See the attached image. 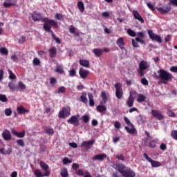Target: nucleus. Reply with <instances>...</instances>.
<instances>
[{"label":"nucleus","instance_id":"aec40b11","mask_svg":"<svg viewBox=\"0 0 177 177\" xmlns=\"http://www.w3.org/2000/svg\"><path fill=\"white\" fill-rule=\"evenodd\" d=\"M88 74H89V71L86 69L81 68L79 70V75H80V77H82V79H85L86 77H87Z\"/></svg>","mask_w":177,"mask_h":177},{"label":"nucleus","instance_id":"423d86ee","mask_svg":"<svg viewBox=\"0 0 177 177\" xmlns=\"http://www.w3.org/2000/svg\"><path fill=\"white\" fill-rule=\"evenodd\" d=\"M115 95L118 100H121L123 97V88H122L121 83L115 84Z\"/></svg>","mask_w":177,"mask_h":177},{"label":"nucleus","instance_id":"c03bdc74","mask_svg":"<svg viewBox=\"0 0 177 177\" xmlns=\"http://www.w3.org/2000/svg\"><path fill=\"white\" fill-rule=\"evenodd\" d=\"M0 53H1V55H8V50L5 48V47H1V48H0Z\"/></svg>","mask_w":177,"mask_h":177},{"label":"nucleus","instance_id":"393cba45","mask_svg":"<svg viewBox=\"0 0 177 177\" xmlns=\"http://www.w3.org/2000/svg\"><path fill=\"white\" fill-rule=\"evenodd\" d=\"M12 134L19 138H22L26 136L25 131L17 132L15 130H12Z\"/></svg>","mask_w":177,"mask_h":177},{"label":"nucleus","instance_id":"cd10ccee","mask_svg":"<svg viewBox=\"0 0 177 177\" xmlns=\"http://www.w3.org/2000/svg\"><path fill=\"white\" fill-rule=\"evenodd\" d=\"M55 72L56 73L63 75L64 74V70L63 69V67L61 65H57L56 68L55 69Z\"/></svg>","mask_w":177,"mask_h":177},{"label":"nucleus","instance_id":"09e8293b","mask_svg":"<svg viewBox=\"0 0 177 177\" xmlns=\"http://www.w3.org/2000/svg\"><path fill=\"white\" fill-rule=\"evenodd\" d=\"M171 136L174 140H177V131L176 130L171 131Z\"/></svg>","mask_w":177,"mask_h":177},{"label":"nucleus","instance_id":"a18cd8bd","mask_svg":"<svg viewBox=\"0 0 177 177\" xmlns=\"http://www.w3.org/2000/svg\"><path fill=\"white\" fill-rule=\"evenodd\" d=\"M0 102H8V97L5 95L0 94Z\"/></svg>","mask_w":177,"mask_h":177},{"label":"nucleus","instance_id":"c756f323","mask_svg":"<svg viewBox=\"0 0 177 177\" xmlns=\"http://www.w3.org/2000/svg\"><path fill=\"white\" fill-rule=\"evenodd\" d=\"M93 53H94V55H95L96 57H101L102 55V50H101L100 48H94L92 50Z\"/></svg>","mask_w":177,"mask_h":177},{"label":"nucleus","instance_id":"bb28decb","mask_svg":"<svg viewBox=\"0 0 177 177\" xmlns=\"http://www.w3.org/2000/svg\"><path fill=\"white\" fill-rule=\"evenodd\" d=\"M79 64H80V66H82V67L89 68V62L86 59L79 60Z\"/></svg>","mask_w":177,"mask_h":177},{"label":"nucleus","instance_id":"5fc2aeb1","mask_svg":"<svg viewBox=\"0 0 177 177\" xmlns=\"http://www.w3.org/2000/svg\"><path fill=\"white\" fill-rule=\"evenodd\" d=\"M16 142H17V144H18L19 146H20L21 147H25V142L21 139L17 140Z\"/></svg>","mask_w":177,"mask_h":177},{"label":"nucleus","instance_id":"7ed1b4c3","mask_svg":"<svg viewBox=\"0 0 177 177\" xmlns=\"http://www.w3.org/2000/svg\"><path fill=\"white\" fill-rule=\"evenodd\" d=\"M158 73L159 74L160 80L163 81V84H166V82L173 80V75L166 70L160 69L158 71Z\"/></svg>","mask_w":177,"mask_h":177},{"label":"nucleus","instance_id":"c9c22d12","mask_svg":"<svg viewBox=\"0 0 177 177\" xmlns=\"http://www.w3.org/2000/svg\"><path fill=\"white\" fill-rule=\"evenodd\" d=\"M79 11L83 12L85 10V7L84 6V3L82 1H79L77 4Z\"/></svg>","mask_w":177,"mask_h":177},{"label":"nucleus","instance_id":"a878e982","mask_svg":"<svg viewBox=\"0 0 177 177\" xmlns=\"http://www.w3.org/2000/svg\"><path fill=\"white\" fill-rule=\"evenodd\" d=\"M8 86L10 88V89H11L12 91H18V87L15 86V82H8Z\"/></svg>","mask_w":177,"mask_h":177},{"label":"nucleus","instance_id":"f257e3e1","mask_svg":"<svg viewBox=\"0 0 177 177\" xmlns=\"http://www.w3.org/2000/svg\"><path fill=\"white\" fill-rule=\"evenodd\" d=\"M42 22L44 23V24L43 25V30H44V31H46V32H49L51 35V37H53V39L55 40L57 44H61V39L58 37H56L54 31L51 30V26H53V28H58L57 21H54L53 19H49L47 17H44L42 19Z\"/></svg>","mask_w":177,"mask_h":177},{"label":"nucleus","instance_id":"f8f14e48","mask_svg":"<svg viewBox=\"0 0 177 177\" xmlns=\"http://www.w3.org/2000/svg\"><path fill=\"white\" fill-rule=\"evenodd\" d=\"M95 141L94 140L89 141H84L82 142V147H85L86 150L91 149V146L93 145Z\"/></svg>","mask_w":177,"mask_h":177},{"label":"nucleus","instance_id":"9b49d317","mask_svg":"<svg viewBox=\"0 0 177 177\" xmlns=\"http://www.w3.org/2000/svg\"><path fill=\"white\" fill-rule=\"evenodd\" d=\"M34 175H35L36 177H48L50 176V171L46 170V172L42 174L41 171L37 169L34 171Z\"/></svg>","mask_w":177,"mask_h":177},{"label":"nucleus","instance_id":"13d9d810","mask_svg":"<svg viewBox=\"0 0 177 177\" xmlns=\"http://www.w3.org/2000/svg\"><path fill=\"white\" fill-rule=\"evenodd\" d=\"M116 158L118 160L124 161V156L123 154H117Z\"/></svg>","mask_w":177,"mask_h":177},{"label":"nucleus","instance_id":"f3484780","mask_svg":"<svg viewBox=\"0 0 177 177\" xmlns=\"http://www.w3.org/2000/svg\"><path fill=\"white\" fill-rule=\"evenodd\" d=\"M32 19L34 21H39L42 19V16L41 13L34 11V12L32 13Z\"/></svg>","mask_w":177,"mask_h":177},{"label":"nucleus","instance_id":"6e6552de","mask_svg":"<svg viewBox=\"0 0 177 177\" xmlns=\"http://www.w3.org/2000/svg\"><path fill=\"white\" fill-rule=\"evenodd\" d=\"M147 33L149 34V39H152L153 41H156L159 44H161V42H162L161 37L158 35L153 33L152 30H149L147 31Z\"/></svg>","mask_w":177,"mask_h":177},{"label":"nucleus","instance_id":"680f3d73","mask_svg":"<svg viewBox=\"0 0 177 177\" xmlns=\"http://www.w3.org/2000/svg\"><path fill=\"white\" fill-rule=\"evenodd\" d=\"M4 6V8H10L11 6H13V3L11 2H4V4L3 5Z\"/></svg>","mask_w":177,"mask_h":177},{"label":"nucleus","instance_id":"49530a36","mask_svg":"<svg viewBox=\"0 0 177 177\" xmlns=\"http://www.w3.org/2000/svg\"><path fill=\"white\" fill-rule=\"evenodd\" d=\"M4 113H5V115L6 116H11L12 115V109L10 108H8L6 109H5L4 111Z\"/></svg>","mask_w":177,"mask_h":177},{"label":"nucleus","instance_id":"6ab92c4d","mask_svg":"<svg viewBox=\"0 0 177 177\" xmlns=\"http://www.w3.org/2000/svg\"><path fill=\"white\" fill-rule=\"evenodd\" d=\"M48 52H49L50 59H53L56 57V55L57 54V49L56 48V47H53L51 48H49V50H48Z\"/></svg>","mask_w":177,"mask_h":177},{"label":"nucleus","instance_id":"5701e85b","mask_svg":"<svg viewBox=\"0 0 177 177\" xmlns=\"http://www.w3.org/2000/svg\"><path fill=\"white\" fill-rule=\"evenodd\" d=\"M17 111L18 112V114H20V115H24L25 113H28L30 112L29 110L26 109L22 106H18L17 108Z\"/></svg>","mask_w":177,"mask_h":177},{"label":"nucleus","instance_id":"e2e57ef3","mask_svg":"<svg viewBox=\"0 0 177 177\" xmlns=\"http://www.w3.org/2000/svg\"><path fill=\"white\" fill-rule=\"evenodd\" d=\"M68 31L71 34H73L75 32V28L73 26H70V28H68Z\"/></svg>","mask_w":177,"mask_h":177},{"label":"nucleus","instance_id":"4be33fe9","mask_svg":"<svg viewBox=\"0 0 177 177\" xmlns=\"http://www.w3.org/2000/svg\"><path fill=\"white\" fill-rule=\"evenodd\" d=\"M133 103H135V98L130 94V96H129L127 100V107L131 108L133 106Z\"/></svg>","mask_w":177,"mask_h":177},{"label":"nucleus","instance_id":"20e7f679","mask_svg":"<svg viewBox=\"0 0 177 177\" xmlns=\"http://www.w3.org/2000/svg\"><path fill=\"white\" fill-rule=\"evenodd\" d=\"M124 122L127 124V126L131 127V129L129 128L128 127H125L124 129L127 131V133L134 135L137 133V131L136 130L135 127H133V124L130 122V120L128 119V118L124 117Z\"/></svg>","mask_w":177,"mask_h":177},{"label":"nucleus","instance_id":"72a5a7b5","mask_svg":"<svg viewBox=\"0 0 177 177\" xmlns=\"http://www.w3.org/2000/svg\"><path fill=\"white\" fill-rule=\"evenodd\" d=\"M145 100H146V97L142 94H139L138 97H137V102L138 103H142L143 102H145Z\"/></svg>","mask_w":177,"mask_h":177},{"label":"nucleus","instance_id":"69168bd1","mask_svg":"<svg viewBox=\"0 0 177 177\" xmlns=\"http://www.w3.org/2000/svg\"><path fill=\"white\" fill-rule=\"evenodd\" d=\"M37 54L39 55V57H41L42 58L46 57V52L44 50L39 51V53Z\"/></svg>","mask_w":177,"mask_h":177},{"label":"nucleus","instance_id":"7c9ffc66","mask_svg":"<svg viewBox=\"0 0 177 177\" xmlns=\"http://www.w3.org/2000/svg\"><path fill=\"white\" fill-rule=\"evenodd\" d=\"M107 110V107L105 105H99L96 107V111L100 113H102L103 111H106Z\"/></svg>","mask_w":177,"mask_h":177},{"label":"nucleus","instance_id":"338daca9","mask_svg":"<svg viewBox=\"0 0 177 177\" xmlns=\"http://www.w3.org/2000/svg\"><path fill=\"white\" fill-rule=\"evenodd\" d=\"M169 4L177 7V0H169Z\"/></svg>","mask_w":177,"mask_h":177},{"label":"nucleus","instance_id":"0e129e2a","mask_svg":"<svg viewBox=\"0 0 177 177\" xmlns=\"http://www.w3.org/2000/svg\"><path fill=\"white\" fill-rule=\"evenodd\" d=\"M26 41V37L24 36L20 37V39H19V44H23Z\"/></svg>","mask_w":177,"mask_h":177},{"label":"nucleus","instance_id":"4468645a","mask_svg":"<svg viewBox=\"0 0 177 177\" xmlns=\"http://www.w3.org/2000/svg\"><path fill=\"white\" fill-rule=\"evenodd\" d=\"M106 158H107V154L102 153V154L94 155V156H93V158H92V160H99V161L102 162Z\"/></svg>","mask_w":177,"mask_h":177},{"label":"nucleus","instance_id":"f704fd0d","mask_svg":"<svg viewBox=\"0 0 177 177\" xmlns=\"http://www.w3.org/2000/svg\"><path fill=\"white\" fill-rule=\"evenodd\" d=\"M17 88H18V91H24L26 89V85L22 82H19Z\"/></svg>","mask_w":177,"mask_h":177},{"label":"nucleus","instance_id":"774afa93","mask_svg":"<svg viewBox=\"0 0 177 177\" xmlns=\"http://www.w3.org/2000/svg\"><path fill=\"white\" fill-rule=\"evenodd\" d=\"M170 71L174 73H177V66H171L170 67Z\"/></svg>","mask_w":177,"mask_h":177},{"label":"nucleus","instance_id":"473e14b6","mask_svg":"<svg viewBox=\"0 0 177 177\" xmlns=\"http://www.w3.org/2000/svg\"><path fill=\"white\" fill-rule=\"evenodd\" d=\"M68 169L64 167L61 169V177H68Z\"/></svg>","mask_w":177,"mask_h":177},{"label":"nucleus","instance_id":"dca6fc26","mask_svg":"<svg viewBox=\"0 0 177 177\" xmlns=\"http://www.w3.org/2000/svg\"><path fill=\"white\" fill-rule=\"evenodd\" d=\"M156 10L161 15H166L171 11V6H167L166 10L162 8L156 7Z\"/></svg>","mask_w":177,"mask_h":177},{"label":"nucleus","instance_id":"6e6d98bb","mask_svg":"<svg viewBox=\"0 0 177 177\" xmlns=\"http://www.w3.org/2000/svg\"><path fill=\"white\" fill-rule=\"evenodd\" d=\"M65 93V87L64 86H61L58 88V91H57V93L60 94V93Z\"/></svg>","mask_w":177,"mask_h":177},{"label":"nucleus","instance_id":"58836bf2","mask_svg":"<svg viewBox=\"0 0 177 177\" xmlns=\"http://www.w3.org/2000/svg\"><path fill=\"white\" fill-rule=\"evenodd\" d=\"M157 142L155 140H152V141H149V145L145 144V146L151 148H156Z\"/></svg>","mask_w":177,"mask_h":177},{"label":"nucleus","instance_id":"37998d69","mask_svg":"<svg viewBox=\"0 0 177 177\" xmlns=\"http://www.w3.org/2000/svg\"><path fill=\"white\" fill-rule=\"evenodd\" d=\"M55 19L58 21L63 20V15L62 13H56V15H55Z\"/></svg>","mask_w":177,"mask_h":177},{"label":"nucleus","instance_id":"ea45409f","mask_svg":"<svg viewBox=\"0 0 177 177\" xmlns=\"http://www.w3.org/2000/svg\"><path fill=\"white\" fill-rule=\"evenodd\" d=\"M82 122L88 124L89 122V116L88 115H84L82 116Z\"/></svg>","mask_w":177,"mask_h":177},{"label":"nucleus","instance_id":"39448f33","mask_svg":"<svg viewBox=\"0 0 177 177\" xmlns=\"http://www.w3.org/2000/svg\"><path fill=\"white\" fill-rule=\"evenodd\" d=\"M71 109H70V106H64L63 109H62V111H59V113H58V118H68L71 114Z\"/></svg>","mask_w":177,"mask_h":177},{"label":"nucleus","instance_id":"603ef678","mask_svg":"<svg viewBox=\"0 0 177 177\" xmlns=\"http://www.w3.org/2000/svg\"><path fill=\"white\" fill-rule=\"evenodd\" d=\"M113 127L115 129H121V123L118 121H116L113 123Z\"/></svg>","mask_w":177,"mask_h":177},{"label":"nucleus","instance_id":"1a4fd4ad","mask_svg":"<svg viewBox=\"0 0 177 177\" xmlns=\"http://www.w3.org/2000/svg\"><path fill=\"white\" fill-rule=\"evenodd\" d=\"M151 115L153 118H156L158 120H164V115H162L159 111L152 109L151 111Z\"/></svg>","mask_w":177,"mask_h":177},{"label":"nucleus","instance_id":"c85d7f7f","mask_svg":"<svg viewBox=\"0 0 177 177\" xmlns=\"http://www.w3.org/2000/svg\"><path fill=\"white\" fill-rule=\"evenodd\" d=\"M39 166L41 167V169H43V171H47L49 169V165H47L44 161H39Z\"/></svg>","mask_w":177,"mask_h":177},{"label":"nucleus","instance_id":"3c124183","mask_svg":"<svg viewBox=\"0 0 177 177\" xmlns=\"http://www.w3.org/2000/svg\"><path fill=\"white\" fill-rule=\"evenodd\" d=\"M71 163H72V160L68 159V158H63V165H68Z\"/></svg>","mask_w":177,"mask_h":177},{"label":"nucleus","instance_id":"ddd939ff","mask_svg":"<svg viewBox=\"0 0 177 177\" xmlns=\"http://www.w3.org/2000/svg\"><path fill=\"white\" fill-rule=\"evenodd\" d=\"M132 15H133L134 19L138 20L142 24H144V19H142V17L139 14L138 11L133 10Z\"/></svg>","mask_w":177,"mask_h":177},{"label":"nucleus","instance_id":"e433bc0d","mask_svg":"<svg viewBox=\"0 0 177 177\" xmlns=\"http://www.w3.org/2000/svg\"><path fill=\"white\" fill-rule=\"evenodd\" d=\"M101 98H102L103 103L104 104L107 103L108 99H107V95L106 94V92L104 91L101 92Z\"/></svg>","mask_w":177,"mask_h":177},{"label":"nucleus","instance_id":"79ce46f5","mask_svg":"<svg viewBox=\"0 0 177 177\" xmlns=\"http://www.w3.org/2000/svg\"><path fill=\"white\" fill-rule=\"evenodd\" d=\"M127 35L131 37H135L136 36L135 31L131 29H127Z\"/></svg>","mask_w":177,"mask_h":177},{"label":"nucleus","instance_id":"864d4df0","mask_svg":"<svg viewBox=\"0 0 177 177\" xmlns=\"http://www.w3.org/2000/svg\"><path fill=\"white\" fill-rule=\"evenodd\" d=\"M68 73L71 77H73L75 76L76 72L75 69L72 68V69H70V71H68Z\"/></svg>","mask_w":177,"mask_h":177},{"label":"nucleus","instance_id":"bf43d9fd","mask_svg":"<svg viewBox=\"0 0 177 177\" xmlns=\"http://www.w3.org/2000/svg\"><path fill=\"white\" fill-rule=\"evenodd\" d=\"M147 6L149 7V10H152V12H154L156 10V8H154V6L151 4V3H147Z\"/></svg>","mask_w":177,"mask_h":177},{"label":"nucleus","instance_id":"a19ab883","mask_svg":"<svg viewBox=\"0 0 177 177\" xmlns=\"http://www.w3.org/2000/svg\"><path fill=\"white\" fill-rule=\"evenodd\" d=\"M85 173L82 169H79L78 171H75V174L78 176H85Z\"/></svg>","mask_w":177,"mask_h":177},{"label":"nucleus","instance_id":"2f4dec72","mask_svg":"<svg viewBox=\"0 0 177 177\" xmlns=\"http://www.w3.org/2000/svg\"><path fill=\"white\" fill-rule=\"evenodd\" d=\"M80 100L85 104L88 103L89 100L87 99L86 93H82V96H80Z\"/></svg>","mask_w":177,"mask_h":177},{"label":"nucleus","instance_id":"4c0bfd02","mask_svg":"<svg viewBox=\"0 0 177 177\" xmlns=\"http://www.w3.org/2000/svg\"><path fill=\"white\" fill-rule=\"evenodd\" d=\"M45 131H46V133L49 136L54 135V129H52L51 127H46Z\"/></svg>","mask_w":177,"mask_h":177},{"label":"nucleus","instance_id":"8fccbe9b","mask_svg":"<svg viewBox=\"0 0 177 177\" xmlns=\"http://www.w3.org/2000/svg\"><path fill=\"white\" fill-rule=\"evenodd\" d=\"M167 115L169 116L170 118H175L176 115H175V113L173 112V111L168 109V111L167 112Z\"/></svg>","mask_w":177,"mask_h":177},{"label":"nucleus","instance_id":"f03ea898","mask_svg":"<svg viewBox=\"0 0 177 177\" xmlns=\"http://www.w3.org/2000/svg\"><path fill=\"white\" fill-rule=\"evenodd\" d=\"M115 169L120 172L123 177H135L136 174L131 169L127 168L123 163L115 164Z\"/></svg>","mask_w":177,"mask_h":177},{"label":"nucleus","instance_id":"b1692460","mask_svg":"<svg viewBox=\"0 0 177 177\" xmlns=\"http://www.w3.org/2000/svg\"><path fill=\"white\" fill-rule=\"evenodd\" d=\"M87 95L88 96V102L89 106L93 107L94 105L95 104L93 100V94L92 93H88Z\"/></svg>","mask_w":177,"mask_h":177},{"label":"nucleus","instance_id":"2eb2a0df","mask_svg":"<svg viewBox=\"0 0 177 177\" xmlns=\"http://www.w3.org/2000/svg\"><path fill=\"white\" fill-rule=\"evenodd\" d=\"M1 136L4 139L5 141L11 140V133L8 129H5L4 131L1 133Z\"/></svg>","mask_w":177,"mask_h":177},{"label":"nucleus","instance_id":"412c9836","mask_svg":"<svg viewBox=\"0 0 177 177\" xmlns=\"http://www.w3.org/2000/svg\"><path fill=\"white\" fill-rule=\"evenodd\" d=\"M150 68V64L147 62L142 61L139 63V70H146Z\"/></svg>","mask_w":177,"mask_h":177},{"label":"nucleus","instance_id":"a211bd4d","mask_svg":"<svg viewBox=\"0 0 177 177\" xmlns=\"http://www.w3.org/2000/svg\"><path fill=\"white\" fill-rule=\"evenodd\" d=\"M124 39L123 37H120L117 39L116 44L120 47V50H124L125 43L124 41Z\"/></svg>","mask_w":177,"mask_h":177},{"label":"nucleus","instance_id":"9d476101","mask_svg":"<svg viewBox=\"0 0 177 177\" xmlns=\"http://www.w3.org/2000/svg\"><path fill=\"white\" fill-rule=\"evenodd\" d=\"M79 115H72L70 119L68 120V124H72L75 127H78L79 125Z\"/></svg>","mask_w":177,"mask_h":177},{"label":"nucleus","instance_id":"052dcab7","mask_svg":"<svg viewBox=\"0 0 177 177\" xmlns=\"http://www.w3.org/2000/svg\"><path fill=\"white\" fill-rule=\"evenodd\" d=\"M39 59L37 57L34 58V60H32V64H34V66H39Z\"/></svg>","mask_w":177,"mask_h":177},{"label":"nucleus","instance_id":"0eeeda50","mask_svg":"<svg viewBox=\"0 0 177 177\" xmlns=\"http://www.w3.org/2000/svg\"><path fill=\"white\" fill-rule=\"evenodd\" d=\"M144 158H145L146 160H147L153 168H158L161 167L162 164L159 161L153 160L147 154L144 153L143 154Z\"/></svg>","mask_w":177,"mask_h":177},{"label":"nucleus","instance_id":"de8ad7c7","mask_svg":"<svg viewBox=\"0 0 177 177\" xmlns=\"http://www.w3.org/2000/svg\"><path fill=\"white\" fill-rule=\"evenodd\" d=\"M8 74H10V76L8 77L10 80H15L17 78L15 73H13L11 70H8Z\"/></svg>","mask_w":177,"mask_h":177},{"label":"nucleus","instance_id":"4d7b16f0","mask_svg":"<svg viewBox=\"0 0 177 177\" xmlns=\"http://www.w3.org/2000/svg\"><path fill=\"white\" fill-rule=\"evenodd\" d=\"M57 84V80L55 77L50 78V84L55 85Z\"/></svg>","mask_w":177,"mask_h":177}]
</instances>
